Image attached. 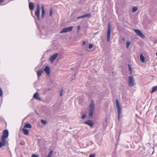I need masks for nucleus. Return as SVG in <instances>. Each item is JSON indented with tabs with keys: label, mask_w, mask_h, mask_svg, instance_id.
<instances>
[{
	"label": "nucleus",
	"mask_w": 157,
	"mask_h": 157,
	"mask_svg": "<svg viewBox=\"0 0 157 157\" xmlns=\"http://www.w3.org/2000/svg\"><path fill=\"white\" fill-rule=\"evenodd\" d=\"M9 132L7 130L4 131L2 136L1 140L0 141V148L4 146L6 144V139L8 136Z\"/></svg>",
	"instance_id": "nucleus-1"
},
{
	"label": "nucleus",
	"mask_w": 157,
	"mask_h": 157,
	"mask_svg": "<svg viewBox=\"0 0 157 157\" xmlns=\"http://www.w3.org/2000/svg\"><path fill=\"white\" fill-rule=\"evenodd\" d=\"M116 107L117 111V118L119 120L121 114V107L120 105L119 102L117 99L116 100Z\"/></svg>",
	"instance_id": "nucleus-2"
},
{
	"label": "nucleus",
	"mask_w": 157,
	"mask_h": 157,
	"mask_svg": "<svg viewBox=\"0 0 157 157\" xmlns=\"http://www.w3.org/2000/svg\"><path fill=\"white\" fill-rule=\"evenodd\" d=\"M94 111V105L93 100H92L90 105V108L89 110V114L90 117L93 116Z\"/></svg>",
	"instance_id": "nucleus-3"
},
{
	"label": "nucleus",
	"mask_w": 157,
	"mask_h": 157,
	"mask_svg": "<svg viewBox=\"0 0 157 157\" xmlns=\"http://www.w3.org/2000/svg\"><path fill=\"white\" fill-rule=\"evenodd\" d=\"M128 84L130 86H132L135 85V79L132 76L128 77Z\"/></svg>",
	"instance_id": "nucleus-4"
},
{
	"label": "nucleus",
	"mask_w": 157,
	"mask_h": 157,
	"mask_svg": "<svg viewBox=\"0 0 157 157\" xmlns=\"http://www.w3.org/2000/svg\"><path fill=\"white\" fill-rule=\"evenodd\" d=\"M111 34V27L110 25V23H109L108 30L107 33V41L109 42L110 41V36Z\"/></svg>",
	"instance_id": "nucleus-5"
},
{
	"label": "nucleus",
	"mask_w": 157,
	"mask_h": 157,
	"mask_svg": "<svg viewBox=\"0 0 157 157\" xmlns=\"http://www.w3.org/2000/svg\"><path fill=\"white\" fill-rule=\"evenodd\" d=\"M73 28V27L72 26H70L68 27L64 28L60 32V33H66L67 32L71 31Z\"/></svg>",
	"instance_id": "nucleus-6"
},
{
	"label": "nucleus",
	"mask_w": 157,
	"mask_h": 157,
	"mask_svg": "<svg viewBox=\"0 0 157 157\" xmlns=\"http://www.w3.org/2000/svg\"><path fill=\"white\" fill-rule=\"evenodd\" d=\"M58 53H56L52 56L49 59V61L52 63H53L54 61L56 59L58 56Z\"/></svg>",
	"instance_id": "nucleus-7"
},
{
	"label": "nucleus",
	"mask_w": 157,
	"mask_h": 157,
	"mask_svg": "<svg viewBox=\"0 0 157 157\" xmlns=\"http://www.w3.org/2000/svg\"><path fill=\"white\" fill-rule=\"evenodd\" d=\"M40 6L38 5L37 6V8L36 11L35 12V15L37 17L38 19L40 20Z\"/></svg>",
	"instance_id": "nucleus-8"
},
{
	"label": "nucleus",
	"mask_w": 157,
	"mask_h": 157,
	"mask_svg": "<svg viewBox=\"0 0 157 157\" xmlns=\"http://www.w3.org/2000/svg\"><path fill=\"white\" fill-rule=\"evenodd\" d=\"M134 31L139 36L144 38L145 37L144 35L143 34L141 31L138 29H134Z\"/></svg>",
	"instance_id": "nucleus-9"
},
{
	"label": "nucleus",
	"mask_w": 157,
	"mask_h": 157,
	"mask_svg": "<svg viewBox=\"0 0 157 157\" xmlns=\"http://www.w3.org/2000/svg\"><path fill=\"white\" fill-rule=\"evenodd\" d=\"M84 124H86L90 126V127H92L93 126L94 124L92 120H89L87 121L84 122Z\"/></svg>",
	"instance_id": "nucleus-10"
},
{
	"label": "nucleus",
	"mask_w": 157,
	"mask_h": 157,
	"mask_svg": "<svg viewBox=\"0 0 157 157\" xmlns=\"http://www.w3.org/2000/svg\"><path fill=\"white\" fill-rule=\"evenodd\" d=\"M45 12L44 5H41V17L43 18L45 17Z\"/></svg>",
	"instance_id": "nucleus-11"
},
{
	"label": "nucleus",
	"mask_w": 157,
	"mask_h": 157,
	"mask_svg": "<svg viewBox=\"0 0 157 157\" xmlns=\"http://www.w3.org/2000/svg\"><path fill=\"white\" fill-rule=\"evenodd\" d=\"M46 74L49 75L50 74V69L48 66H46L44 70Z\"/></svg>",
	"instance_id": "nucleus-12"
},
{
	"label": "nucleus",
	"mask_w": 157,
	"mask_h": 157,
	"mask_svg": "<svg viewBox=\"0 0 157 157\" xmlns=\"http://www.w3.org/2000/svg\"><path fill=\"white\" fill-rule=\"evenodd\" d=\"M91 15L90 14H84L81 16L78 17H77L78 19H79L81 18H84L85 17H90Z\"/></svg>",
	"instance_id": "nucleus-13"
},
{
	"label": "nucleus",
	"mask_w": 157,
	"mask_h": 157,
	"mask_svg": "<svg viewBox=\"0 0 157 157\" xmlns=\"http://www.w3.org/2000/svg\"><path fill=\"white\" fill-rule=\"evenodd\" d=\"M33 97L34 98L36 99H37L39 100H41V98L40 97L39 94L37 92L34 94L33 95Z\"/></svg>",
	"instance_id": "nucleus-14"
},
{
	"label": "nucleus",
	"mask_w": 157,
	"mask_h": 157,
	"mask_svg": "<svg viewBox=\"0 0 157 157\" xmlns=\"http://www.w3.org/2000/svg\"><path fill=\"white\" fill-rule=\"evenodd\" d=\"M29 7L30 10H33L34 8V5L33 2H30L29 3Z\"/></svg>",
	"instance_id": "nucleus-15"
},
{
	"label": "nucleus",
	"mask_w": 157,
	"mask_h": 157,
	"mask_svg": "<svg viewBox=\"0 0 157 157\" xmlns=\"http://www.w3.org/2000/svg\"><path fill=\"white\" fill-rule=\"evenodd\" d=\"M43 72V69H40L37 71V75L38 78L41 75Z\"/></svg>",
	"instance_id": "nucleus-16"
},
{
	"label": "nucleus",
	"mask_w": 157,
	"mask_h": 157,
	"mask_svg": "<svg viewBox=\"0 0 157 157\" xmlns=\"http://www.w3.org/2000/svg\"><path fill=\"white\" fill-rule=\"evenodd\" d=\"M22 130L24 134L25 135H27L29 134V132L27 129L25 128H23L22 129Z\"/></svg>",
	"instance_id": "nucleus-17"
},
{
	"label": "nucleus",
	"mask_w": 157,
	"mask_h": 157,
	"mask_svg": "<svg viewBox=\"0 0 157 157\" xmlns=\"http://www.w3.org/2000/svg\"><path fill=\"white\" fill-rule=\"evenodd\" d=\"M140 59L141 62L142 63H144L145 61L144 57L142 54H141L140 55Z\"/></svg>",
	"instance_id": "nucleus-18"
},
{
	"label": "nucleus",
	"mask_w": 157,
	"mask_h": 157,
	"mask_svg": "<svg viewBox=\"0 0 157 157\" xmlns=\"http://www.w3.org/2000/svg\"><path fill=\"white\" fill-rule=\"evenodd\" d=\"M24 127L25 128H32V126L29 123H28V124H26L25 125Z\"/></svg>",
	"instance_id": "nucleus-19"
},
{
	"label": "nucleus",
	"mask_w": 157,
	"mask_h": 157,
	"mask_svg": "<svg viewBox=\"0 0 157 157\" xmlns=\"http://www.w3.org/2000/svg\"><path fill=\"white\" fill-rule=\"evenodd\" d=\"M53 154V151L52 150H51L46 157H51Z\"/></svg>",
	"instance_id": "nucleus-20"
},
{
	"label": "nucleus",
	"mask_w": 157,
	"mask_h": 157,
	"mask_svg": "<svg viewBox=\"0 0 157 157\" xmlns=\"http://www.w3.org/2000/svg\"><path fill=\"white\" fill-rule=\"evenodd\" d=\"M137 10V7H134L132 9V11L133 13H135Z\"/></svg>",
	"instance_id": "nucleus-21"
},
{
	"label": "nucleus",
	"mask_w": 157,
	"mask_h": 157,
	"mask_svg": "<svg viewBox=\"0 0 157 157\" xmlns=\"http://www.w3.org/2000/svg\"><path fill=\"white\" fill-rule=\"evenodd\" d=\"M157 90V86H155L152 88V92H155Z\"/></svg>",
	"instance_id": "nucleus-22"
},
{
	"label": "nucleus",
	"mask_w": 157,
	"mask_h": 157,
	"mask_svg": "<svg viewBox=\"0 0 157 157\" xmlns=\"http://www.w3.org/2000/svg\"><path fill=\"white\" fill-rule=\"evenodd\" d=\"M131 44V42L129 41H127L126 42V45L127 48H128L129 46Z\"/></svg>",
	"instance_id": "nucleus-23"
},
{
	"label": "nucleus",
	"mask_w": 157,
	"mask_h": 157,
	"mask_svg": "<svg viewBox=\"0 0 157 157\" xmlns=\"http://www.w3.org/2000/svg\"><path fill=\"white\" fill-rule=\"evenodd\" d=\"M41 122L42 124H45L46 123V121L43 120H41Z\"/></svg>",
	"instance_id": "nucleus-24"
},
{
	"label": "nucleus",
	"mask_w": 157,
	"mask_h": 157,
	"mask_svg": "<svg viewBox=\"0 0 157 157\" xmlns=\"http://www.w3.org/2000/svg\"><path fill=\"white\" fill-rule=\"evenodd\" d=\"M53 13V11L52 10V9H51L50 10V12H49V15H50V17H51L52 16Z\"/></svg>",
	"instance_id": "nucleus-25"
},
{
	"label": "nucleus",
	"mask_w": 157,
	"mask_h": 157,
	"mask_svg": "<svg viewBox=\"0 0 157 157\" xmlns=\"http://www.w3.org/2000/svg\"><path fill=\"white\" fill-rule=\"evenodd\" d=\"M128 69L130 71V74H131L132 73V70L131 68L129 65H128Z\"/></svg>",
	"instance_id": "nucleus-26"
},
{
	"label": "nucleus",
	"mask_w": 157,
	"mask_h": 157,
	"mask_svg": "<svg viewBox=\"0 0 157 157\" xmlns=\"http://www.w3.org/2000/svg\"><path fill=\"white\" fill-rule=\"evenodd\" d=\"M3 94L1 88H0V97H1Z\"/></svg>",
	"instance_id": "nucleus-27"
},
{
	"label": "nucleus",
	"mask_w": 157,
	"mask_h": 157,
	"mask_svg": "<svg viewBox=\"0 0 157 157\" xmlns=\"http://www.w3.org/2000/svg\"><path fill=\"white\" fill-rule=\"evenodd\" d=\"M93 46L92 44H90L89 45L88 48L89 49H91L93 47Z\"/></svg>",
	"instance_id": "nucleus-28"
},
{
	"label": "nucleus",
	"mask_w": 157,
	"mask_h": 157,
	"mask_svg": "<svg viewBox=\"0 0 157 157\" xmlns=\"http://www.w3.org/2000/svg\"><path fill=\"white\" fill-rule=\"evenodd\" d=\"M86 117V115L85 114H83L81 118L82 119H83Z\"/></svg>",
	"instance_id": "nucleus-29"
},
{
	"label": "nucleus",
	"mask_w": 157,
	"mask_h": 157,
	"mask_svg": "<svg viewBox=\"0 0 157 157\" xmlns=\"http://www.w3.org/2000/svg\"><path fill=\"white\" fill-rule=\"evenodd\" d=\"M90 157H95V155L93 154H91L89 155Z\"/></svg>",
	"instance_id": "nucleus-30"
},
{
	"label": "nucleus",
	"mask_w": 157,
	"mask_h": 157,
	"mask_svg": "<svg viewBox=\"0 0 157 157\" xmlns=\"http://www.w3.org/2000/svg\"><path fill=\"white\" fill-rule=\"evenodd\" d=\"M32 157H39L37 155L35 154H33L32 155Z\"/></svg>",
	"instance_id": "nucleus-31"
},
{
	"label": "nucleus",
	"mask_w": 157,
	"mask_h": 157,
	"mask_svg": "<svg viewBox=\"0 0 157 157\" xmlns=\"http://www.w3.org/2000/svg\"><path fill=\"white\" fill-rule=\"evenodd\" d=\"M62 94H63V91H61L60 92V93H59V95H60V96H61V97L62 96Z\"/></svg>",
	"instance_id": "nucleus-32"
},
{
	"label": "nucleus",
	"mask_w": 157,
	"mask_h": 157,
	"mask_svg": "<svg viewBox=\"0 0 157 157\" xmlns=\"http://www.w3.org/2000/svg\"><path fill=\"white\" fill-rule=\"evenodd\" d=\"M80 29V27L79 25L77 27V30L78 31H79Z\"/></svg>",
	"instance_id": "nucleus-33"
},
{
	"label": "nucleus",
	"mask_w": 157,
	"mask_h": 157,
	"mask_svg": "<svg viewBox=\"0 0 157 157\" xmlns=\"http://www.w3.org/2000/svg\"><path fill=\"white\" fill-rule=\"evenodd\" d=\"M86 44V42L85 41H83L82 43V45H85Z\"/></svg>",
	"instance_id": "nucleus-34"
},
{
	"label": "nucleus",
	"mask_w": 157,
	"mask_h": 157,
	"mask_svg": "<svg viewBox=\"0 0 157 157\" xmlns=\"http://www.w3.org/2000/svg\"><path fill=\"white\" fill-rule=\"evenodd\" d=\"M4 0H0V3L2 2Z\"/></svg>",
	"instance_id": "nucleus-35"
},
{
	"label": "nucleus",
	"mask_w": 157,
	"mask_h": 157,
	"mask_svg": "<svg viewBox=\"0 0 157 157\" xmlns=\"http://www.w3.org/2000/svg\"><path fill=\"white\" fill-rule=\"evenodd\" d=\"M108 119L107 118L105 119V122H107V121Z\"/></svg>",
	"instance_id": "nucleus-36"
},
{
	"label": "nucleus",
	"mask_w": 157,
	"mask_h": 157,
	"mask_svg": "<svg viewBox=\"0 0 157 157\" xmlns=\"http://www.w3.org/2000/svg\"><path fill=\"white\" fill-rule=\"evenodd\" d=\"M122 40H123L124 41H125V39L124 37L122 38Z\"/></svg>",
	"instance_id": "nucleus-37"
},
{
	"label": "nucleus",
	"mask_w": 157,
	"mask_h": 157,
	"mask_svg": "<svg viewBox=\"0 0 157 157\" xmlns=\"http://www.w3.org/2000/svg\"><path fill=\"white\" fill-rule=\"evenodd\" d=\"M38 67H36V68H35V71H36V70L37 69V68H38Z\"/></svg>",
	"instance_id": "nucleus-38"
},
{
	"label": "nucleus",
	"mask_w": 157,
	"mask_h": 157,
	"mask_svg": "<svg viewBox=\"0 0 157 157\" xmlns=\"http://www.w3.org/2000/svg\"><path fill=\"white\" fill-rule=\"evenodd\" d=\"M31 13L32 15L33 14V13H32V12H31Z\"/></svg>",
	"instance_id": "nucleus-39"
},
{
	"label": "nucleus",
	"mask_w": 157,
	"mask_h": 157,
	"mask_svg": "<svg viewBox=\"0 0 157 157\" xmlns=\"http://www.w3.org/2000/svg\"><path fill=\"white\" fill-rule=\"evenodd\" d=\"M156 55L157 56V52L156 53Z\"/></svg>",
	"instance_id": "nucleus-40"
}]
</instances>
